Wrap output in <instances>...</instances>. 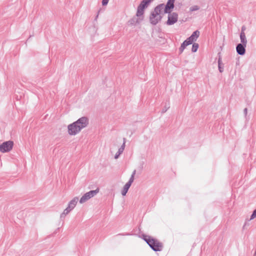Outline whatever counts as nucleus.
Here are the masks:
<instances>
[{
  "label": "nucleus",
  "mask_w": 256,
  "mask_h": 256,
  "mask_svg": "<svg viewBox=\"0 0 256 256\" xmlns=\"http://www.w3.org/2000/svg\"><path fill=\"white\" fill-rule=\"evenodd\" d=\"M99 12H100V10L98 12V14H97V15H96V18H95V20H96L97 19V18H98V16Z\"/></svg>",
  "instance_id": "bb28decb"
},
{
  "label": "nucleus",
  "mask_w": 256,
  "mask_h": 256,
  "mask_svg": "<svg viewBox=\"0 0 256 256\" xmlns=\"http://www.w3.org/2000/svg\"><path fill=\"white\" fill-rule=\"evenodd\" d=\"M246 45L238 44L236 46V51L238 54L243 56L246 53Z\"/></svg>",
  "instance_id": "9d476101"
},
{
  "label": "nucleus",
  "mask_w": 256,
  "mask_h": 256,
  "mask_svg": "<svg viewBox=\"0 0 256 256\" xmlns=\"http://www.w3.org/2000/svg\"><path fill=\"white\" fill-rule=\"evenodd\" d=\"M244 114L245 115V116H246V115H247V113H248V108H245L244 109Z\"/></svg>",
  "instance_id": "393cba45"
},
{
  "label": "nucleus",
  "mask_w": 256,
  "mask_h": 256,
  "mask_svg": "<svg viewBox=\"0 0 256 256\" xmlns=\"http://www.w3.org/2000/svg\"><path fill=\"white\" fill-rule=\"evenodd\" d=\"M198 44H196V43H194L192 44V51L193 52H196L197 50H198Z\"/></svg>",
  "instance_id": "6ab92c4d"
},
{
  "label": "nucleus",
  "mask_w": 256,
  "mask_h": 256,
  "mask_svg": "<svg viewBox=\"0 0 256 256\" xmlns=\"http://www.w3.org/2000/svg\"><path fill=\"white\" fill-rule=\"evenodd\" d=\"M256 217V209L253 211L252 214V215L250 216V220H253Z\"/></svg>",
  "instance_id": "4be33fe9"
},
{
  "label": "nucleus",
  "mask_w": 256,
  "mask_h": 256,
  "mask_svg": "<svg viewBox=\"0 0 256 256\" xmlns=\"http://www.w3.org/2000/svg\"><path fill=\"white\" fill-rule=\"evenodd\" d=\"M169 108H170L169 104H168V105L166 104V106H164V107L162 108V113L164 114V113L166 112Z\"/></svg>",
  "instance_id": "412c9836"
},
{
  "label": "nucleus",
  "mask_w": 256,
  "mask_h": 256,
  "mask_svg": "<svg viewBox=\"0 0 256 256\" xmlns=\"http://www.w3.org/2000/svg\"><path fill=\"white\" fill-rule=\"evenodd\" d=\"M218 66L219 71L220 72H223L224 68L222 66V58H220V56H219V58L218 60Z\"/></svg>",
  "instance_id": "a211bd4d"
},
{
  "label": "nucleus",
  "mask_w": 256,
  "mask_h": 256,
  "mask_svg": "<svg viewBox=\"0 0 256 256\" xmlns=\"http://www.w3.org/2000/svg\"><path fill=\"white\" fill-rule=\"evenodd\" d=\"M126 138H123V143L122 145L120 146V147L118 148V152H120L121 154L123 152L125 146H126Z\"/></svg>",
  "instance_id": "dca6fc26"
},
{
  "label": "nucleus",
  "mask_w": 256,
  "mask_h": 256,
  "mask_svg": "<svg viewBox=\"0 0 256 256\" xmlns=\"http://www.w3.org/2000/svg\"><path fill=\"white\" fill-rule=\"evenodd\" d=\"M118 235H130L129 234H119Z\"/></svg>",
  "instance_id": "cd10ccee"
},
{
  "label": "nucleus",
  "mask_w": 256,
  "mask_h": 256,
  "mask_svg": "<svg viewBox=\"0 0 256 256\" xmlns=\"http://www.w3.org/2000/svg\"><path fill=\"white\" fill-rule=\"evenodd\" d=\"M14 146V142L8 140L4 142L0 145V152H8L11 150Z\"/></svg>",
  "instance_id": "423d86ee"
},
{
  "label": "nucleus",
  "mask_w": 256,
  "mask_h": 256,
  "mask_svg": "<svg viewBox=\"0 0 256 256\" xmlns=\"http://www.w3.org/2000/svg\"><path fill=\"white\" fill-rule=\"evenodd\" d=\"M246 223H245V224H244V226H243V228H244H244H246Z\"/></svg>",
  "instance_id": "c85d7f7f"
},
{
  "label": "nucleus",
  "mask_w": 256,
  "mask_h": 256,
  "mask_svg": "<svg viewBox=\"0 0 256 256\" xmlns=\"http://www.w3.org/2000/svg\"><path fill=\"white\" fill-rule=\"evenodd\" d=\"M176 0H168L166 5L160 4L157 6H160V10L164 14L170 13L174 8V3Z\"/></svg>",
  "instance_id": "20e7f679"
},
{
  "label": "nucleus",
  "mask_w": 256,
  "mask_h": 256,
  "mask_svg": "<svg viewBox=\"0 0 256 256\" xmlns=\"http://www.w3.org/2000/svg\"><path fill=\"white\" fill-rule=\"evenodd\" d=\"M136 173V170H134L133 171V172H132V174L130 176V178L129 179V180L127 182L128 184H129L132 185V183L133 182L134 180V178Z\"/></svg>",
  "instance_id": "f3484780"
},
{
  "label": "nucleus",
  "mask_w": 256,
  "mask_h": 256,
  "mask_svg": "<svg viewBox=\"0 0 256 256\" xmlns=\"http://www.w3.org/2000/svg\"><path fill=\"white\" fill-rule=\"evenodd\" d=\"M200 36V33H192V34L186 40L181 44L179 48V52L182 54L186 46L192 44L194 42L196 41Z\"/></svg>",
  "instance_id": "7ed1b4c3"
},
{
  "label": "nucleus",
  "mask_w": 256,
  "mask_h": 256,
  "mask_svg": "<svg viewBox=\"0 0 256 256\" xmlns=\"http://www.w3.org/2000/svg\"><path fill=\"white\" fill-rule=\"evenodd\" d=\"M72 210L69 208L68 206L63 212L60 214V218H64Z\"/></svg>",
  "instance_id": "4468645a"
},
{
  "label": "nucleus",
  "mask_w": 256,
  "mask_h": 256,
  "mask_svg": "<svg viewBox=\"0 0 256 256\" xmlns=\"http://www.w3.org/2000/svg\"><path fill=\"white\" fill-rule=\"evenodd\" d=\"M200 8L199 6H194L190 8V10L191 12H194L196 10H198Z\"/></svg>",
  "instance_id": "aec40b11"
},
{
  "label": "nucleus",
  "mask_w": 256,
  "mask_h": 256,
  "mask_svg": "<svg viewBox=\"0 0 256 256\" xmlns=\"http://www.w3.org/2000/svg\"><path fill=\"white\" fill-rule=\"evenodd\" d=\"M88 124V118L86 116H82L68 125V134L70 136H75L78 134L82 129L86 128Z\"/></svg>",
  "instance_id": "f257e3e1"
},
{
  "label": "nucleus",
  "mask_w": 256,
  "mask_h": 256,
  "mask_svg": "<svg viewBox=\"0 0 256 256\" xmlns=\"http://www.w3.org/2000/svg\"><path fill=\"white\" fill-rule=\"evenodd\" d=\"M78 197H74L72 200H71L68 204V206L71 210H73L76 206L78 202Z\"/></svg>",
  "instance_id": "9b49d317"
},
{
  "label": "nucleus",
  "mask_w": 256,
  "mask_h": 256,
  "mask_svg": "<svg viewBox=\"0 0 256 256\" xmlns=\"http://www.w3.org/2000/svg\"><path fill=\"white\" fill-rule=\"evenodd\" d=\"M99 188H97L95 190H90L88 192H86L84 194V196L80 198V204H83L90 200V198L94 197L99 192Z\"/></svg>",
  "instance_id": "39448f33"
},
{
  "label": "nucleus",
  "mask_w": 256,
  "mask_h": 256,
  "mask_svg": "<svg viewBox=\"0 0 256 256\" xmlns=\"http://www.w3.org/2000/svg\"><path fill=\"white\" fill-rule=\"evenodd\" d=\"M144 18V14L140 16L138 15V11L136 12V16L131 18L128 22V24L130 26H136Z\"/></svg>",
  "instance_id": "6e6552de"
},
{
  "label": "nucleus",
  "mask_w": 256,
  "mask_h": 256,
  "mask_svg": "<svg viewBox=\"0 0 256 256\" xmlns=\"http://www.w3.org/2000/svg\"><path fill=\"white\" fill-rule=\"evenodd\" d=\"M109 0H102V4L104 6H106Z\"/></svg>",
  "instance_id": "5701e85b"
},
{
  "label": "nucleus",
  "mask_w": 256,
  "mask_h": 256,
  "mask_svg": "<svg viewBox=\"0 0 256 256\" xmlns=\"http://www.w3.org/2000/svg\"><path fill=\"white\" fill-rule=\"evenodd\" d=\"M246 30V27L244 26H243L242 28V32H244Z\"/></svg>",
  "instance_id": "a878e982"
},
{
  "label": "nucleus",
  "mask_w": 256,
  "mask_h": 256,
  "mask_svg": "<svg viewBox=\"0 0 256 256\" xmlns=\"http://www.w3.org/2000/svg\"><path fill=\"white\" fill-rule=\"evenodd\" d=\"M194 32H199L198 30H196Z\"/></svg>",
  "instance_id": "c756f323"
},
{
  "label": "nucleus",
  "mask_w": 256,
  "mask_h": 256,
  "mask_svg": "<svg viewBox=\"0 0 256 256\" xmlns=\"http://www.w3.org/2000/svg\"><path fill=\"white\" fill-rule=\"evenodd\" d=\"M131 185L129 184L126 183L124 186L122 190V194L123 196H124L126 195V193L128 192V189L130 188Z\"/></svg>",
  "instance_id": "ddd939ff"
},
{
  "label": "nucleus",
  "mask_w": 256,
  "mask_h": 256,
  "mask_svg": "<svg viewBox=\"0 0 256 256\" xmlns=\"http://www.w3.org/2000/svg\"><path fill=\"white\" fill-rule=\"evenodd\" d=\"M178 15L176 12L169 13L167 24L168 25L173 24L178 20Z\"/></svg>",
  "instance_id": "1a4fd4ad"
},
{
  "label": "nucleus",
  "mask_w": 256,
  "mask_h": 256,
  "mask_svg": "<svg viewBox=\"0 0 256 256\" xmlns=\"http://www.w3.org/2000/svg\"><path fill=\"white\" fill-rule=\"evenodd\" d=\"M240 40L241 42V43H240V44H244V45H246L247 40L245 33H240Z\"/></svg>",
  "instance_id": "f8f14e48"
},
{
  "label": "nucleus",
  "mask_w": 256,
  "mask_h": 256,
  "mask_svg": "<svg viewBox=\"0 0 256 256\" xmlns=\"http://www.w3.org/2000/svg\"><path fill=\"white\" fill-rule=\"evenodd\" d=\"M160 6H156L152 12L150 16V23L154 25L156 24L162 18V15L164 12L160 10Z\"/></svg>",
  "instance_id": "f03ea898"
},
{
  "label": "nucleus",
  "mask_w": 256,
  "mask_h": 256,
  "mask_svg": "<svg viewBox=\"0 0 256 256\" xmlns=\"http://www.w3.org/2000/svg\"><path fill=\"white\" fill-rule=\"evenodd\" d=\"M154 238L147 235H143V240L149 245Z\"/></svg>",
  "instance_id": "2eb2a0df"
},
{
  "label": "nucleus",
  "mask_w": 256,
  "mask_h": 256,
  "mask_svg": "<svg viewBox=\"0 0 256 256\" xmlns=\"http://www.w3.org/2000/svg\"><path fill=\"white\" fill-rule=\"evenodd\" d=\"M148 246L154 252L161 251L162 248V244L155 238H153L151 242L149 244Z\"/></svg>",
  "instance_id": "0eeeda50"
},
{
  "label": "nucleus",
  "mask_w": 256,
  "mask_h": 256,
  "mask_svg": "<svg viewBox=\"0 0 256 256\" xmlns=\"http://www.w3.org/2000/svg\"><path fill=\"white\" fill-rule=\"evenodd\" d=\"M120 154H121L118 151L114 156V158L115 159L118 158Z\"/></svg>",
  "instance_id": "b1692460"
}]
</instances>
